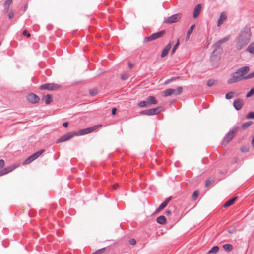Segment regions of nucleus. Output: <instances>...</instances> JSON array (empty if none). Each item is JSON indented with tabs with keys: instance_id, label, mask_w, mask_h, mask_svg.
I'll return each instance as SVG.
<instances>
[{
	"instance_id": "nucleus-1",
	"label": "nucleus",
	"mask_w": 254,
	"mask_h": 254,
	"mask_svg": "<svg viewBox=\"0 0 254 254\" xmlns=\"http://www.w3.org/2000/svg\"><path fill=\"white\" fill-rule=\"evenodd\" d=\"M251 35V30L249 28L245 27L241 30L235 40V47L239 51L246 46L250 41Z\"/></svg>"
},
{
	"instance_id": "nucleus-2",
	"label": "nucleus",
	"mask_w": 254,
	"mask_h": 254,
	"mask_svg": "<svg viewBox=\"0 0 254 254\" xmlns=\"http://www.w3.org/2000/svg\"><path fill=\"white\" fill-rule=\"evenodd\" d=\"M250 70V68L248 66H243L238 69L228 80L227 83L231 84L238 81L246 80L247 74L249 72Z\"/></svg>"
},
{
	"instance_id": "nucleus-3",
	"label": "nucleus",
	"mask_w": 254,
	"mask_h": 254,
	"mask_svg": "<svg viewBox=\"0 0 254 254\" xmlns=\"http://www.w3.org/2000/svg\"><path fill=\"white\" fill-rule=\"evenodd\" d=\"M239 128V127L238 126H236L226 135L222 141V144L223 145H226L233 138Z\"/></svg>"
},
{
	"instance_id": "nucleus-4",
	"label": "nucleus",
	"mask_w": 254,
	"mask_h": 254,
	"mask_svg": "<svg viewBox=\"0 0 254 254\" xmlns=\"http://www.w3.org/2000/svg\"><path fill=\"white\" fill-rule=\"evenodd\" d=\"M182 92V87L181 86L177 87L176 89H167L164 91V96H171L173 94L175 95L180 94Z\"/></svg>"
},
{
	"instance_id": "nucleus-5",
	"label": "nucleus",
	"mask_w": 254,
	"mask_h": 254,
	"mask_svg": "<svg viewBox=\"0 0 254 254\" xmlns=\"http://www.w3.org/2000/svg\"><path fill=\"white\" fill-rule=\"evenodd\" d=\"M161 111V107H157L145 110L141 112V114L144 115L151 116L159 114Z\"/></svg>"
},
{
	"instance_id": "nucleus-6",
	"label": "nucleus",
	"mask_w": 254,
	"mask_h": 254,
	"mask_svg": "<svg viewBox=\"0 0 254 254\" xmlns=\"http://www.w3.org/2000/svg\"><path fill=\"white\" fill-rule=\"evenodd\" d=\"M181 18V14L180 13L174 14L164 20V23L171 24L178 22Z\"/></svg>"
},
{
	"instance_id": "nucleus-7",
	"label": "nucleus",
	"mask_w": 254,
	"mask_h": 254,
	"mask_svg": "<svg viewBox=\"0 0 254 254\" xmlns=\"http://www.w3.org/2000/svg\"><path fill=\"white\" fill-rule=\"evenodd\" d=\"M60 85L54 83H45L40 86L41 89H45L48 90H56L60 88Z\"/></svg>"
},
{
	"instance_id": "nucleus-8",
	"label": "nucleus",
	"mask_w": 254,
	"mask_h": 254,
	"mask_svg": "<svg viewBox=\"0 0 254 254\" xmlns=\"http://www.w3.org/2000/svg\"><path fill=\"white\" fill-rule=\"evenodd\" d=\"M101 126V125H96L92 127H88L85 129H81L78 132L79 134L80 135H83L85 134H87L88 133H91V132L93 131L94 130H96L99 127Z\"/></svg>"
},
{
	"instance_id": "nucleus-9",
	"label": "nucleus",
	"mask_w": 254,
	"mask_h": 254,
	"mask_svg": "<svg viewBox=\"0 0 254 254\" xmlns=\"http://www.w3.org/2000/svg\"><path fill=\"white\" fill-rule=\"evenodd\" d=\"M165 31L162 30L151 34L150 36L145 38V41H152L160 38L164 34Z\"/></svg>"
},
{
	"instance_id": "nucleus-10",
	"label": "nucleus",
	"mask_w": 254,
	"mask_h": 254,
	"mask_svg": "<svg viewBox=\"0 0 254 254\" xmlns=\"http://www.w3.org/2000/svg\"><path fill=\"white\" fill-rule=\"evenodd\" d=\"M27 99L30 103H36L38 102L40 98L37 95L34 94H30L27 96Z\"/></svg>"
},
{
	"instance_id": "nucleus-11",
	"label": "nucleus",
	"mask_w": 254,
	"mask_h": 254,
	"mask_svg": "<svg viewBox=\"0 0 254 254\" xmlns=\"http://www.w3.org/2000/svg\"><path fill=\"white\" fill-rule=\"evenodd\" d=\"M214 50L212 53V55L211 57V59L213 60L216 55L215 54V52L217 50H219V52H221V44L217 42L216 43L213 45Z\"/></svg>"
},
{
	"instance_id": "nucleus-12",
	"label": "nucleus",
	"mask_w": 254,
	"mask_h": 254,
	"mask_svg": "<svg viewBox=\"0 0 254 254\" xmlns=\"http://www.w3.org/2000/svg\"><path fill=\"white\" fill-rule=\"evenodd\" d=\"M73 134H72L71 133H67V134L64 135L63 136H62L60 138H59L57 141V143H59L60 142L67 141V140H69L70 139H71L73 137Z\"/></svg>"
},
{
	"instance_id": "nucleus-13",
	"label": "nucleus",
	"mask_w": 254,
	"mask_h": 254,
	"mask_svg": "<svg viewBox=\"0 0 254 254\" xmlns=\"http://www.w3.org/2000/svg\"><path fill=\"white\" fill-rule=\"evenodd\" d=\"M243 100L241 99H239L234 101L233 102L234 107L235 108V109L237 110H240L243 106Z\"/></svg>"
},
{
	"instance_id": "nucleus-14",
	"label": "nucleus",
	"mask_w": 254,
	"mask_h": 254,
	"mask_svg": "<svg viewBox=\"0 0 254 254\" xmlns=\"http://www.w3.org/2000/svg\"><path fill=\"white\" fill-rule=\"evenodd\" d=\"M172 44L171 43H169L168 44H167L166 46V47L163 50L162 53L161 54V57L162 58L165 57L167 55L169 50H170L171 48L172 47Z\"/></svg>"
},
{
	"instance_id": "nucleus-15",
	"label": "nucleus",
	"mask_w": 254,
	"mask_h": 254,
	"mask_svg": "<svg viewBox=\"0 0 254 254\" xmlns=\"http://www.w3.org/2000/svg\"><path fill=\"white\" fill-rule=\"evenodd\" d=\"M201 8V5L200 4H197L194 9L193 12V17L194 18H197L199 15Z\"/></svg>"
},
{
	"instance_id": "nucleus-16",
	"label": "nucleus",
	"mask_w": 254,
	"mask_h": 254,
	"mask_svg": "<svg viewBox=\"0 0 254 254\" xmlns=\"http://www.w3.org/2000/svg\"><path fill=\"white\" fill-rule=\"evenodd\" d=\"M226 18V14L224 12H222L220 14L219 16V18L217 22V26H219L220 25L222 24L223 21L225 20Z\"/></svg>"
},
{
	"instance_id": "nucleus-17",
	"label": "nucleus",
	"mask_w": 254,
	"mask_h": 254,
	"mask_svg": "<svg viewBox=\"0 0 254 254\" xmlns=\"http://www.w3.org/2000/svg\"><path fill=\"white\" fill-rule=\"evenodd\" d=\"M147 100L149 104L150 105V106L152 104L156 105L158 103V102L156 100V99H155V97L152 96H148L147 97Z\"/></svg>"
},
{
	"instance_id": "nucleus-18",
	"label": "nucleus",
	"mask_w": 254,
	"mask_h": 254,
	"mask_svg": "<svg viewBox=\"0 0 254 254\" xmlns=\"http://www.w3.org/2000/svg\"><path fill=\"white\" fill-rule=\"evenodd\" d=\"M157 222L160 224H165L166 223V219L163 215L160 216L156 219Z\"/></svg>"
},
{
	"instance_id": "nucleus-19",
	"label": "nucleus",
	"mask_w": 254,
	"mask_h": 254,
	"mask_svg": "<svg viewBox=\"0 0 254 254\" xmlns=\"http://www.w3.org/2000/svg\"><path fill=\"white\" fill-rule=\"evenodd\" d=\"M43 100L44 101L46 104H49L52 101V97L50 94H47L43 96Z\"/></svg>"
},
{
	"instance_id": "nucleus-20",
	"label": "nucleus",
	"mask_w": 254,
	"mask_h": 254,
	"mask_svg": "<svg viewBox=\"0 0 254 254\" xmlns=\"http://www.w3.org/2000/svg\"><path fill=\"white\" fill-rule=\"evenodd\" d=\"M44 152H45L44 149H41V150L37 151V152L33 154L31 156H32L33 160H35L37 158H38Z\"/></svg>"
},
{
	"instance_id": "nucleus-21",
	"label": "nucleus",
	"mask_w": 254,
	"mask_h": 254,
	"mask_svg": "<svg viewBox=\"0 0 254 254\" xmlns=\"http://www.w3.org/2000/svg\"><path fill=\"white\" fill-rule=\"evenodd\" d=\"M236 197H232L229 200H228L224 204V207H228L232 205L235 201Z\"/></svg>"
},
{
	"instance_id": "nucleus-22",
	"label": "nucleus",
	"mask_w": 254,
	"mask_h": 254,
	"mask_svg": "<svg viewBox=\"0 0 254 254\" xmlns=\"http://www.w3.org/2000/svg\"><path fill=\"white\" fill-rule=\"evenodd\" d=\"M172 197H169L165 199L164 201H163L159 206L160 208L163 209H164L167 205L168 204V203L171 200Z\"/></svg>"
},
{
	"instance_id": "nucleus-23",
	"label": "nucleus",
	"mask_w": 254,
	"mask_h": 254,
	"mask_svg": "<svg viewBox=\"0 0 254 254\" xmlns=\"http://www.w3.org/2000/svg\"><path fill=\"white\" fill-rule=\"evenodd\" d=\"M16 168V166L14 165H11L10 166H8L7 167L3 169V170L4 172L5 173V174L11 172L13 170H14Z\"/></svg>"
},
{
	"instance_id": "nucleus-24",
	"label": "nucleus",
	"mask_w": 254,
	"mask_h": 254,
	"mask_svg": "<svg viewBox=\"0 0 254 254\" xmlns=\"http://www.w3.org/2000/svg\"><path fill=\"white\" fill-rule=\"evenodd\" d=\"M138 106L140 107H149L150 105L149 104L147 100L141 101L138 104Z\"/></svg>"
},
{
	"instance_id": "nucleus-25",
	"label": "nucleus",
	"mask_w": 254,
	"mask_h": 254,
	"mask_svg": "<svg viewBox=\"0 0 254 254\" xmlns=\"http://www.w3.org/2000/svg\"><path fill=\"white\" fill-rule=\"evenodd\" d=\"M247 51L252 54H254V42L251 43L247 47Z\"/></svg>"
},
{
	"instance_id": "nucleus-26",
	"label": "nucleus",
	"mask_w": 254,
	"mask_h": 254,
	"mask_svg": "<svg viewBox=\"0 0 254 254\" xmlns=\"http://www.w3.org/2000/svg\"><path fill=\"white\" fill-rule=\"evenodd\" d=\"M194 27H195V25L193 24V25H191L190 28L188 30L187 33V36H186L187 39H189L190 38V37L191 35V33H192V31L194 29Z\"/></svg>"
},
{
	"instance_id": "nucleus-27",
	"label": "nucleus",
	"mask_w": 254,
	"mask_h": 254,
	"mask_svg": "<svg viewBox=\"0 0 254 254\" xmlns=\"http://www.w3.org/2000/svg\"><path fill=\"white\" fill-rule=\"evenodd\" d=\"M12 0H7L4 3L5 10L7 11L10 5L12 3Z\"/></svg>"
},
{
	"instance_id": "nucleus-28",
	"label": "nucleus",
	"mask_w": 254,
	"mask_h": 254,
	"mask_svg": "<svg viewBox=\"0 0 254 254\" xmlns=\"http://www.w3.org/2000/svg\"><path fill=\"white\" fill-rule=\"evenodd\" d=\"M219 250V247L217 246L213 247L208 252V254L211 253L216 254Z\"/></svg>"
},
{
	"instance_id": "nucleus-29",
	"label": "nucleus",
	"mask_w": 254,
	"mask_h": 254,
	"mask_svg": "<svg viewBox=\"0 0 254 254\" xmlns=\"http://www.w3.org/2000/svg\"><path fill=\"white\" fill-rule=\"evenodd\" d=\"M223 248L228 252L231 251L233 249L232 245L229 244H226L224 245L223 246Z\"/></svg>"
},
{
	"instance_id": "nucleus-30",
	"label": "nucleus",
	"mask_w": 254,
	"mask_h": 254,
	"mask_svg": "<svg viewBox=\"0 0 254 254\" xmlns=\"http://www.w3.org/2000/svg\"><path fill=\"white\" fill-rule=\"evenodd\" d=\"M253 122L252 121H248L243 123L242 125V128L243 129H245L249 126H250L252 124Z\"/></svg>"
},
{
	"instance_id": "nucleus-31",
	"label": "nucleus",
	"mask_w": 254,
	"mask_h": 254,
	"mask_svg": "<svg viewBox=\"0 0 254 254\" xmlns=\"http://www.w3.org/2000/svg\"><path fill=\"white\" fill-rule=\"evenodd\" d=\"M34 160L32 158L31 156H30L28 158H27L24 162L23 164H28L31 162L33 161Z\"/></svg>"
},
{
	"instance_id": "nucleus-32",
	"label": "nucleus",
	"mask_w": 254,
	"mask_h": 254,
	"mask_svg": "<svg viewBox=\"0 0 254 254\" xmlns=\"http://www.w3.org/2000/svg\"><path fill=\"white\" fill-rule=\"evenodd\" d=\"M34 160L32 158L31 156H30L28 158H27L24 162L23 164H28L31 162L33 161Z\"/></svg>"
},
{
	"instance_id": "nucleus-33",
	"label": "nucleus",
	"mask_w": 254,
	"mask_h": 254,
	"mask_svg": "<svg viewBox=\"0 0 254 254\" xmlns=\"http://www.w3.org/2000/svg\"><path fill=\"white\" fill-rule=\"evenodd\" d=\"M179 40H178L177 43L174 46V47H173V49H172V51L171 52V55H173L175 53V52L176 50L177 49V48L178 46H179Z\"/></svg>"
},
{
	"instance_id": "nucleus-34",
	"label": "nucleus",
	"mask_w": 254,
	"mask_h": 254,
	"mask_svg": "<svg viewBox=\"0 0 254 254\" xmlns=\"http://www.w3.org/2000/svg\"><path fill=\"white\" fill-rule=\"evenodd\" d=\"M216 81L214 79H211L207 81V85L209 87H211L215 84Z\"/></svg>"
},
{
	"instance_id": "nucleus-35",
	"label": "nucleus",
	"mask_w": 254,
	"mask_h": 254,
	"mask_svg": "<svg viewBox=\"0 0 254 254\" xmlns=\"http://www.w3.org/2000/svg\"><path fill=\"white\" fill-rule=\"evenodd\" d=\"M246 118L249 119H254V112H250L247 114L246 115Z\"/></svg>"
},
{
	"instance_id": "nucleus-36",
	"label": "nucleus",
	"mask_w": 254,
	"mask_h": 254,
	"mask_svg": "<svg viewBox=\"0 0 254 254\" xmlns=\"http://www.w3.org/2000/svg\"><path fill=\"white\" fill-rule=\"evenodd\" d=\"M198 195H199V192L198 191H194L193 194H192V199L193 200H195L197 199V198L198 197Z\"/></svg>"
},
{
	"instance_id": "nucleus-37",
	"label": "nucleus",
	"mask_w": 254,
	"mask_h": 254,
	"mask_svg": "<svg viewBox=\"0 0 254 254\" xmlns=\"http://www.w3.org/2000/svg\"><path fill=\"white\" fill-rule=\"evenodd\" d=\"M228 40H229V37H224V38L220 40L218 42L219 44H220L221 45L222 43L227 42Z\"/></svg>"
},
{
	"instance_id": "nucleus-38",
	"label": "nucleus",
	"mask_w": 254,
	"mask_h": 254,
	"mask_svg": "<svg viewBox=\"0 0 254 254\" xmlns=\"http://www.w3.org/2000/svg\"><path fill=\"white\" fill-rule=\"evenodd\" d=\"M234 93L233 92H229L227 94H226L225 95V98L227 99H231L233 95H234Z\"/></svg>"
},
{
	"instance_id": "nucleus-39",
	"label": "nucleus",
	"mask_w": 254,
	"mask_h": 254,
	"mask_svg": "<svg viewBox=\"0 0 254 254\" xmlns=\"http://www.w3.org/2000/svg\"><path fill=\"white\" fill-rule=\"evenodd\" d=\"M97 92H98L97 90L95 89L90 90L89 91L90 94L92 96H94L96 95L97 94Z\"/></svg>"
},
{
	"instance_id": "nucleus-40",
	"label": "nucleus",
	"mask_w": 254,
	"mask_h": 254,
	"mask_svg": "<svg viewBox=\"0 0 254 254\" xmlns=\"http://www.w3.org/2000/svg\"><path fill=\"white\" fill-rule=\"evenodd\" d=\"M254 94V88L251 89L250 91L246 94L247 97H249Z\"/></svg>"
},
{
	"instance_id": "nucleus-41",
	"label": "nucleus",
	"mask_w": 254,
	"mask_h": 254,
	"mask_svg": "<svg viewBox=\"0 0 254 254\" xmlns=\"http://www.w3.org/2000/svg\"><path fill=\"white\" fill-rule=\"evenodd\" d=\"M254 77V71L246 75L247 79H251Z\"/></svg>"
},
{
	"instance_id": "nucleus-42",
	"label": "nucleus",
	"mask_w": 254,
	"mask_h": 254,
	"mask_svg": "<svg viewBox=\"0 0 254 254\" xmlns=\"http://www.w3.org/2000/svg\"><path fill=\"white\" fill-rule=\"evenodd\" d=\"M104 250L105 248L100 249L94 252V254H101Z\"/></svg>"
},
{
	"instance_id": "nucleus-43",
	"label": "nucleus",
	"mask_w": 254,
	"mask_h": 254,
	"mask_svg": "<svg viewBox=\"0 0 254 254\" xmlns=\"http://www.w3.org/2000/svg\"><path fill=\"white\" fill-rule=\"evenodd\" d=\"M129 243L131 245H134L136 243V241L134 239H131L129 241Z\"/></svg>"
},
{
	"instance_id": "nucleus-44",
	"label": "nucleus",
	"mask_w": 254,
	"mask_h": 254,
	"mask_svg": "<svg viewBox=\"0 0 254 254\" xmlns=\"http://www.w3.org/2000/svg\"><path fill=\"white\" fill-rule=\"evenodd\" d=\"M128 77V76L127 74H124L121 76V79L122 80H127Z\"/></svg>"
},
{
	"instance_id": "nucleus-45",
	"label": "nucleus",
	"mask_w": 254,
	"mask_h": 254,
	"mask_svg": "<svg viewBox=\"0 0 254 254\" xmlns=\"http://www.w3.org/2000/svg\"><path fill=\"white\" fill-rule=\"evenodd\" d=\"M22 34L24 36H26L28 38H29L30 37V34L29 33H28L26 30H24Z\"/></svg>"
},
{
	"instance_id": "nucleus-46",
	"label": "nucleus",
	"mask_w": 254,
	"mask_h": 254,
	"mask_svg": "<svg viewBox=\"0 0 254 254\" xmlns=\"http://www.w3.org/2000/svg\"><path fill=\"white\" fill-rule=\"evenodd\" d=\"M4 165V161L2 159L0 160V168H2Z\"/></svg>"
},
{
	"instance_id": "nucleus-47",
	"label": "nucleus",
	"mask_w": 254,
	"mask_h": 254,
	"mask_svg": "<svg viewBox=\"0 0 254 254\" xmlns=\"http://www.w3.org/2000/svg\"><path fill=\"white\" fill-rule=\"evenodd\" d=\"M211 183V181L210 180H206V182H205V186L206 187L209 186L210 185Z\"/></svg>"
},
{
	"instance_id": "nucleus-48",
	"label": "nucleus",
	"mask_w": 254,
	"mask_h": 254,
	"mask_svg": "<svg viewBox=\"0 0 254 254\" xmlns=\"http://www.w3.org/2000/svg\"><path fill=\"white\" fill-rule=\"evenodd\" d=\"M117 109L116 108H113L112 110V113L113 115H115L116 113Z\"/></svg>"
},
{
	"instance_id": "nucleus-49",
	"label": "nucleus",
	"mask_w": 254,
	"mask_h": 254,
	"mask_svg": "<svg viewBox=\"0 0 254 254\" xmlns=\"http://www.w3.org/2000/svg\"><path fill=\"white\" fill-rule=\"evenodd\" d=\"M14 16V13L13 12H10L8 14V17L10 19L12 18Z\"/></svg>"
},
{
	"instance_id": "nucleus-50",
	"label": "nucleus",
	"mask_w": 254,
	"mask_h": 254,
	"mask_svg": "<svg viewBox=\"0 0 254 254\" xmlns=\"http://www.w3.org/2000/svg\"><path fill=\"white\" fill-rule=\"evenodd\" d=\"M5 175V173L4 172L3 169L0 171V176Z\"/></svg>"
},
{
	"instance_id": "nucleus-51",
	"label": "nucleus",
	"mask_w": 254,
	"mask_h": 254,
	"mask_svg": "<svg viewBox=\"0 0 254 254\" xmlns=\"http://www.w3.org/2000/svg\"><path fill=\"white\" fill-rule=\"evenodd\" d=\"M171 213V212L170 210H167L165 211V214L167 215H169Z\"/></svg>"
},
{
	"instance_id": "nucleus-52",
	"label": "nucleus",
	"mask_w": 254,
	"mask_h": 254,
	"mask_svg": "<svg viewBox=\"0 0 254 254\" xmlns=\"http://www.w3.org/2000/svg\"><path fill=\"white\" fill-rule=\"evenodd\" d=\"M162 210V209L160 208V207L159 206L158 208L156 210L155 213H158L159 212H160Z\"/></svg>"
},
{
	"instance_id": "nucleus-53",
	"label": "nucleus",
	"mask_w": 254,
	"mask_h": 254,
	"mask_svg": "<svg viewBox=\"0 0 254 254\" xmlns=\"http://www.w3.org/2000/svg\"><path fill=\"white\" fill-rule=\"evenodd\" d=\"M68 122H65L63 124V126L65 127H68Z\"/></svg>"
},
{
	"instance_id": "nucleus-54",
	"label": "nucleus",
	"mask_w": 254,
	"mask_h": 254,
	"mask_svg": "<svg viewBox=\"0 0 254 254\" xmlns=\"http://www.w3.org/2000/svg\"><path fill=\"white\" fill-rule=\"evenodd\" d=\"M252 145L253 147H254V136L253 137L252 141Z\"/></svg>"
},
{
	"instance_id": "nucleus-55",
	"label": "nucleus",
	"mask_w": 254,
	"mask_h": 254,
	"mask_svg": "<svg viewBox=\"0 0 254 254\" xmlns=\"http://www.w3.org/2000/svg\"><path fill=\"white\" fill-rule=\"evenodd\" d=\"M118 184H116L115 185H113V187L114 189H116V188H117L118 187Z\"/></svg>"
},
{
	"instance_id": "nucleus-56",
	"label": "nucleus",
	"mask_w": 254,
	"mask_h": 254,
	"mask_svg": "<svg viewBox=\"0 0 254 254\" xmlns=\"http://www.w3.org/2000/svg\"><path fill=\"white\" fill-rule=\"evenodd\" d=\"M133 65L129 63V67L130 68H131L132 67Z\"/></svg>"
},
{
	"instance_id": "nucleus-57",
	"label": "nucleus",
	"mask_w": 254,
	"mask_h": 254,
	"mask_svg": "<svg viewBox=\"0 0 254 254\" xmlns=\"http://www.w3.org/2000/svg\"><path fill=\"white\" fill-rule=\"evenodd\" d=\"M216 58L217 59H219V57H217Z\"/></svg>"
}]
</instances>
